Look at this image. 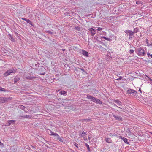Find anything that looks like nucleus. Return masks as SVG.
Returning <instances> with one entry per match:
<instances>
[{"label":"nucleus","mask_w":152,"mask_h":152,"mask_svg":"<svg viewBox=\"0 0 152 152\" xmlns=\"http://www.w3.org/2000/svg\"><path fill=\"white\" fill-rule=\"evenodd\" d=\"M16 69H10L7 70L5 73L4 74V76H7L12 73H15L16 72Z\"/></svg>","instance_id":"1"},{"label":"nucleus","mask_w":152,"mask_h":152,"mask_svg":"<svg viewBox=\"0 0 152 152\" xmlns=\"http://www.w3.org/2000/svg\"><path fill=\"white\" fill-rule=\"evenodd\" d=\"M12 98L11 97H0V102L4 103L8 102V100H10Z\"/></svg>","instance_id":"2"},{"label":"nucleus","mask_w":152,"mask_h":152,"mask_svg":"<svg viewBox=\"0 0 152 152\" xmlns=\"http://www.w3.org/2000/svg\"><path fill=\"white\" fill-rule=\"evenodd\" d=\"M127 92L128 94H132L134 96H135L137 94V92L131 89L128 90Z\"/></svg>","instance_id":"3"},{"label":"nucleus","mask_w":152,"mask_h":152,"mask_svg":"<svg viewBox=\"0 0 152 152\" xmlns=\"http://www.w3.org/2000/svg\"><path fill=\"white\" fill-rule=\"evenodd\" d=\"M53 135L55 136V138L59 140L60 142H63V140L60 137L58 134L54 133Z\"/></svg>","instance_id":"4"},{"label":"nucleus","mask_w":152,"mask_h":152,"mask_svg":"<svg viewBox=\"0 0 152 152\" xmlns=\"http://www.w3.org/2000/svg\"><path fill=\"white\" fill-rule=\"evenodd\" d=\"M138 50L139 52V54L140 56H142L144 55L145 53L143 49H142L141 48H140L138 49Z\"/></svg>","instance_id":"5"},{"label":"nucleus","mask_w":152,"mask_h":152,"mask_svg":"<svg viewBox=\"0 0 152 152\" xmlns=\"http://www.w3.org/2000/svg\"><path fill=\"white\" fill-rule=\"evenodd\" d=\"M88 30L90 31V34L92 36L95 35L96 32V31L92 28H90Z\"/></svg>","instance_id":"6"},{"label":"nucleus","mask_w":152,"mask_h":152,"mask_svg":"<svg viewBox=\"0 0 152 152\" xmlns=\"http://www.w3.org/2000/svg\"><path fill=\"white\" fill-rule=\"evenodd\" d=\"M113 116L115 118L116 120L119 121H122V118L120 116H116L114 115H113Z\"/></svg>","instance_id":"7"},{"label":"nucleus","mask_w":152,"mask_h":152,"mask_svg":"<svg viewBox=\"0 0 152 152\" xmlns=\"http://www.w3.org/2000/svg\"><path fill=\"white\" fill-rule=\"evenodd\" d=\"M93 101L96 103H98L99 104H102V102L100 100L95 98H94V99Z\"/></svg>","instance_id":"8"},{"label":"nucleus","mask_w":152,"mask_h":152,"mask_svg":"<svg viewBox=\"0 0 152 152\" xmlns=\"http://www.w3.org/2000/svg\"><path fill=\"white\" fill-rule=\"evenodd\" d=\"M119 137L122 139L125 142L129 144V142H127V139L126 138L122 136H119Z\"/></svg>","instance_id":"9"},{"label":"nucleus","mask_w":152,"mask_h":152,"mask_svg":"<svg viewBox=\"0 0 152 152\" xmlns=\"http://www.w3.org/2000/svg\"><path fill=\"white\" fill-rule=\"evenodd\" d=\"M114 101L116 103H117L118 106H120L121 107L122 106L121 103L118 100H114Z\"/></svg>","instance_id":"10"},{"label":"nucleus","mask_w":152,"mask_h":152,"mask_svg":"<svg viewBox=\"0 0 152 152\" xmlns=\"http://www.w3.org/2000/svg\"><path fill=\"white\" fill-rule=\"evenodd\" d=\"M125 33L126 34H130L132 35L133 33H134V32H132L130 30H126V31H125Z\"/></svg>","instance_id":"11"},{"label":"nucleus","mask_w":152,"mask_h":152,"mask_svg":"<svg viewBox=\"0 0 152 152\" xmlns=\"http://www.w3.org/2000/svg\"><path fill=\"white\" fill-rule=\"evenodd\" d=\"M87 98L88 99H89L91 100L92 101H93L94 100V97H93L89 95H88L87 96Z\"/></svg>","instance_id":"12"},{"label":"nucleus","mask_w":152,"mask_h":152,"mask_svg":"<svg viewBox=\"0 0 152 152\" xmlns=\"http://www.w3.org/2000/svg\"><path fill=\"white\" fill-rule=\"evenodd\" d=\"M82 53L83 54L87 57L88 56V52H86L85 50H83L82 51Z\"/></svg>","instance_id":"13"},{"label":"nucleus","mask_w":152,"mask_h":152,"mask_svg":"<svg viewBox=\"0 0 152 152\" xmlns=\"http://www.w3.org/2000/svg\"><path fill=\"white\" fill-rule=\"evenodd\" d=\"M86 135V133L85 132L83 131H80V135L81 137H83Z\"/></svg>","instance_id":"14"},{"label":"nucleus","mask_w":152,"mask_h":152,"mask_svg":"<svg viewBox=\"0 0 152 152\" xmlns=\"http://www.w3.org/2000/svg\"><path fill=\"white\" fill-rule=\"evenodd\" d=\"M22 19L25 21H26L27 23L31 24L32 22L28 19H27L25 18H22Z\"/></svg>","instance_id":"15"},{"label":"nucleus","mask_w":152,"mask_h":152,"mask_svg":"<svg viewBox=\"0 0 152 152\" xmlns=\"http://www.w3.org/2000/svg\"><path fill=\"white\" fill-rule=\"evenodd\" d=\"M8 37L9 39H10L11 41H14L15 40L13 38L12 36L10 34H9L8 35Z\"/></svg>","instance_id":"16"},{"label":"nucleus","mask_w":152,"mask_h":152,"mask_svg":"<svg viewBox=\"0 0 152 152\" xmlns=\"http://www.w3.org/2000/svg\"><path fill=\"white\" fill-rule=\"evenodd\" d=\"M105 140L107 142L110 143L111 142V140L110 138H105Z\"/></svg>","instance_id":"17"},{"label":"nucleus","mask_w":152,"mask_h":152,"mask_svg":"<svg viewBox=\"0 0 152 152\" xmlns=\"http://www.w3.org/2000/svg\"><path fill=\"white\" fill-rule=\"evenodd\" d=\"M15 121L14 120H10L9 121V122L7 123V126H10L11 125V123H14L15 122Z\"/></svg>","instance_id":"18"},{"label":"nucleus","mask_w":152,"mask_h":152,"mask_svg":"<svg viewBox=\"0 0 152 152\" xmlns=\"http://www.w3.org/2000/svg\"><path fill=\"white\" fill-rule=\"evenodd\" d=\"M48 133L49 134L51 135H53V134H54L53 132L51 131L50 130H49V131H48Z\"/></svg>","instance_id":"19"},{"label":"nucleus","mask_w":152,"mask_h":152,"mask_svg":"<svg viewBox=\"0 0 152 152\" xmlns=\"http://www.w3.org/2000/svg\"><path fill=\"white\" fill-rule=\"evenodd\" d=\"M0 91L5 92L6 91V90L4 88H2L0 86Z\"/></svg>","instance_id":"20"},{"label":"nucleus","mask_w":152,"mask_h":152,"mask_svg":"<svg viewBox=\"0 0 152 152\" xmlns=\"http://www.w3.org/2000/svg\"><path fill=\"white\" fill-rule=\"evenodd\" d=\"M20 80V78L18 77L15 78L14 82L16 83L18 81Z\"/></svg>","instance_id":"21"},{"label":"nucleus","mask_w":152,"mask_h":152,"mask_svg":"<svg viewBox=\"0 0 152 152\" xmlns=\"http://www.w3.org/2000/svg\"><path fill=\"white\" fill-rule=\"evenodd\" d=\"M102 38H103L104 39H105L106 40H107V41H110L111 40V39H110L106 38V37H102Z\"/></svg>","instance_id":"22"},{"label":"nucleus","mask_w":152,"mask_h":152,"mask_svg":"<svg viewBox=\"0 0 152 152\" xmlns=\"http://www.w3.org/2000/svg\"><path fill=\"white\" fill-rule=\"evenodd\" d=\"M60 93L61 94L64 95L66 94V92L64 91H62Z\"/></svg>","instance_id":"23"},{"label":"nucleus","mask_w":152,"mask_h":152,"mask_svg":"<svg viewBox=\"0 0 152 152\" xmlns=\"http://www.w3.org/2000/svg\"><path fill=\"white\" fill-rule=\"evenodd\" d=\"M91 121V120L90 119L83 120L84 121H86V122H89Z\"/></svg>","instance_id":"24"},{"label":"nucleus","mask_w":152,"mask_h":152,"mask_svg":"<svg viewBox=\"0 0 152 152\" xmlns=\"http://www.w3.org/2000/svg\"><path fill=\"white\" fill-rule=\"evenodd\" d=\"M37 78V77L36 76H31V77L30 78V80H33L36 78Z\"/></svg>","instance_id":"25"},{"label":"nucleus","mask_w":152,"mask_h":152,"mask_svg":"<svg viewBox=\"0 0 152 152\" xmlns=\"http://www.w3.org/2000/svg\"><path fill=\"white\" fill-rule=\"evenodd\" d=\"M45 32L46 33H48V34H52V32H51V31H45Z\"/></svg>","instance_id":"26"},{"label":"nucleus","mask_w":152,"mask_h":152,"mask_svg":"<svg viewBox=\"0 0 152 152\" xmlns=\"http://www.w3.org/2000/svg\"><path fill=\"white\" fill-rule=\"evenodd\" d=\"M31 77V76L30 75H27L25 77L26 78L30 80V78Z\"/></svg>","instance_id":"27"},{"label":"nucleus","mask_w":152,"mask_h":152,"mask_svg":"<svg viewBox=\"0 0 152 152\" xmlns=\"http://www.w3.org/2000/svg\"><path fill=\"white\" fill-rule=\"evenodd\" d=\"M20 108L22 110H23L25 109V107L24 106H23V105H20Z\"/></svg>","instance_id":"28"},{"label":"nucleus","mask_w":152,"mask_h":152,"mask_svg":"<svg viewBox=\"0 0 152 152\" xmlns=\"http://www.w3.org/2000/svg\"><path fill=\"white\" fill-rule=\"evenodd\" d=\"M148 56V57L150 56L151 58H152V54H150L149 53H147Z\"/></svg>","instance_id":"29"},{"label":"nucleus","mask_w":152,"mask_h":152,"mask_svg":"<svg viewBox=\"0 0 152 152\" xmlns=\"http://www.w3.org/2000/svg\"><path fill=\"white\" fill-rule=\"evenodd\" d=\"M86 147H87L88 148V151H90V148H89V145L87 144H86Z\"/></svg>","instance_id":"30"},{"label":"nucleus","mask_w":152,"mask_h":152,"mask_svg":"<svg viewBox=\"0 0 152 152\" xmlns=\"http://www.w3.org/2000/svg\"><path fill=\"white\" fill-rule=\"evenodd\" d=\"M130 52L131 53H134V50H130Z\"/></svg>","instance_id":"31"},{"label":"nucleus","mask_w":152,"mask_h":152,"mask_svg":"<svg viewBox=\"0 0 152 152\" xmlns=\"http://www.w3.org/2000/svg\"><path fill=\"white\" fill-rule=\"evenodd\" d=\"M122 78V77H119V78H118L117 79H116V80H121V79Z\"/></svg>","instance_id":"32"},{"label":"nucleus","mask_w":152,"mask_h":152,"mask_svg":"<svg viewBox=\"0 0 152 152\" xmlns=\"http://www.w3.org/2000/svg\"><path fill=\"white\" fill-rule=\"evenodd\" d=\"M102 30V28H100V27L98 28V29H97V30L98 31H100V30Z\"/></svg>","instance_id":"33"},{"label":"nucleus","mask_w":152,"mask_h":152,"mask_svg":"<svg viewBox=\"0 0 152 152\" xmlns=\"http://www.w3.org/2000/svg\"><path fill=\"white\" fill-rule=\"evenodd\" d=\"M75 29H76L77 30H79V28L78 27V26L76 27L75 28Z\"/></svg>","instance_id":"34"},{"label":"nucleus","mask_w":152,"mask_h":152,"mask_svg":"<svg viewBox=\"0 0 152 152\" xmlns=\"http://www.w3.org/2000/svg\"><path fill=\"white\" fill-rule=\"evenodd\" d=\"M66 66H67V69L68 70H70V67L68 66L67 65H66Z\"/></svg>","instance_id":"35"},{"label":"nucleus","mask_w":152,"mask_h":152,"mask_svg":"<svg viewBox=\"0 0 152 152\" xmlns=\"http://www.w3.org/2000/svg\"><path fill=\"white\" fill-rule=\"evenodd\" d=\"M24 118H29V116L28 115H25L24 117Z\"/></svg>","instance_id":"36"},{"label":"nucleus","mask_w":152,"mask_h":152,"mask_svg":"<svg viewBox=\"0 0 152 152\" xmlns=\"http://www.w3.org/2000/svg\"><path fill=\"white\" fill-rule=\"evenodd\" d=\"M74 145H75V146H76L77 148H78V146H77V145H78V144H77H77H76V143L75 142V143H74Z\"/></svg>","instance_id":"37"},{"label":"nucleus","mask_w":152,"mask_h":152,"mask_svg":"<svg viewBox=\"0 0 152 152\" xmlns=\"http://www.w3.org/2000/svg\"><path fill=\"white\" fill-rule=\"evenodd\" d=\"M80 69L81 70H82V71H83V72H86V71H85V70H84V69Z\"/></svg>","instance_id":"38"},{"label":"nucleus","mask_w":152,"mask_h":152,"mask_svg":"<svg viewBox=\"0 0 152 152\" xmlns=\"http://www.w3.org/2000/svg\"><path fill=\"white\" fill-rule=\"evenodd\" d=\"M3 145V144L1 141H0V145L2 146Z\"/></svg>","instance_id":"39"},{"label":"nucleus","mask_w":152,"mask_h":152,"mask_svg":"<svg viewBox=\"0 0 152 152\" xmlns=\"http://www.w3.org/2000/svg\"><path fill=\"white\" fill-rule=\"evenodd\" d=\"M146 42L148 44V39H147L146 41Z\"/></svg>","instance_id":"40"},{"label":"nucleus","mask_w":152,"mask_h":152,"mask_svg":"<svg viewBox=\"0 0 152 152\" xmlns=\"http://www.w3.org/2000/svg\"><path fill=\"white\" fill-rule=\"evenodd\" d=\"M139 91L140 93H142V91H141V89H140H140H139Z\"/></svg>","instance_id":"41"},{"label":"nucleus","mask_w":152,"mask_h":152,"mask_svg":"<svg viewBox=\"0 0 152 152\" xmlns=\"http://www.w3.org/2000/svg\"><path fill=\"white\" fill-rule=\"evenodd\" d=\"M113 105H114V106H116V107H118V106H117V105H116L115 104H113Z\"/></svg>","instance_id":"42"},{"label":"nucleus","mask_w":152,"mask_h":152,"mask_svg":"<svg viewBox=\"0 0 152 152\" xmlns=\"http://www.w3.org/2000/svg\"><path fill=\"white\" fill-rule=\"evenodd\" d=\"M150 81H151H151L152 80L151 79H150Z\"/></svg>","instance_id":"43"},{"label":"nucleus","mask_w":152,"mask_h":152,"mask_svg":"<svg viewBox=\"0 0 152 152\" xmlns=\"http://www.w3.org/2000/svg\"><path fill=\"white\" fill-rule=\"evenodd\" d=\"M62 50L63 51H64V50H65V49H63Z\"/></svg>","instance_id":"44"},{"label":"nucleus","mask_w":152,"mask_h":152,"mask_svg":"<svg viewBox=\"0 0 152 152\" xmlns=\"http://www.w3.org/2000/svg\"><path fill=\"white\" fill-rule=\"evenodd\" d=\"M56 92H58V91H57V90H56Z\"/></svg>","instance_id":"45"},{"label":"nucleus","mask_w":152,"mask_h":152,"mask_svg":"<svg viewBox=\"0 0 152 152\" xmlns=\"http://www.w3.org/2000/svg\"><path fill=\"white\" fill-rule=\"evenodd\" d=\"M119 108H121V109H123V108H120V107H119Z\"/></svg>","instance_id":"46"},{"label":"nucleus","mask_w":152,"mask_h":152,"mask_svg":"<svg viewBox=\"0 0 152 152\" xmlns=\"http://www.w3.org/2000/svg\"><path fill=\"white\" fill-rule=\"evenodd\" d=\"M151 84H152V80L151 81Z\"/></svg>","instance_id":"47"},{"label":"nucleus","mask_w":152,"mask_h":152,"mask_svg":"<svg viewBox=\"0 0 152 152\" xmlns=\"http://www.w3.org/2000/svg\"><path fill=\"white\" fill-rule=\"evenodd\" d=\"M151 134H152V133H151Z\"/></svg>","instance_id":"48"}]
</instances>
